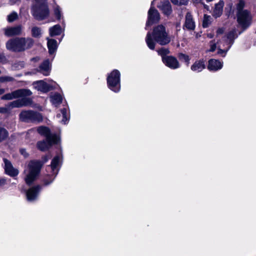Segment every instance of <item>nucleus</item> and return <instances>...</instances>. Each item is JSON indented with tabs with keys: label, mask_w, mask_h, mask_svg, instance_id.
<instances>
[{
	"label": "nucleus",
	"mask_w": 256,
	"mask_h": 256,
	"mask_svg": "<svg viewBox=\"0 0 256 256\" xmlns=\"http://www.w3.org/2000/svg\"><path fill=\"white\" fill-rule=\"evenodd\" d=\"M212 22V18L210 16L204 14V16L202 26L204 28H208Z\"/></svg>",
	"instance_id": "32"
},
{
	"label": "nucleus",
	"mask_w": 256,
	"mask_h": 256,
	"mask_svg": "<svg viewBox=\"0 0 256 256\" xmlns=\"http://www.w3.org/2000/svg\"><path fill=\"white\" fill-rule=\"evenodd\" d=\"M19 116L20 120L26 122H39L42 120V116L40 113L31 110H22Z\"/></svg>",
	"instance_id": "9"
},
{
	"label": "nucleus",
	"mask_w": 256,
	"mask_h": 256,
	"mask_svg": "<svg viewBox=\"0 0 256 256\" xmlns=\"http://www.w3.org/2000/svg\"><path fill=\"white\" fill-rule=\"evenodd\" d=\"M38 133L45 137V139L48 140V128L44 126H40L37 128Z\"/></svg>",
	"instance_id": "30"
},
{
	"label": "nucleus",
	"mask_w": 256,
	"mask_h": 256,
	"mask_svg": "<svg viewBox=\"0 0 256 256\" xmlns=\"http://www.w3.org/2000/svg\"><path fill=\"white\" fill-rule=\"evenodd\" d=\"M206 68L205 62L203 60H196L191 66L190 69L193 72H200Z\"/></svg>",
	"instance_id": "22"
},
{
	"label": "nucleus",
	"mask_w": 256,
	"mask_h": 256,
	"mask_svg": "<svg viewBox=\"0 0 256 256\" xmlns=\"http://www.w3.org/2000/svg\"><path fill=\"white\" fill-rule=\"evenodd\" d=\"M42 34V31L40 28L34 26L32 28V35L34 38H39Z\"/></svg>",
	"instance_id": "31"
},
{
	"label": "nucleus",
	"mask_w": 256,
	"mask_h": 256,
	"mask_svg": "<svg viewBox=\"0 0 256 256\" xmlns=\"http://www.w3.org/2000/svg\"><path fill=\"white\" fill-rule=\"evenodd\" d=\"M210 48L208 50L209 52H213L216 48V44L214 40H211L210 42Z\"/></svg>",
	"instance_id": "40"
},
{
	"label": "nucleus",
	"mask_w": 256,
	"mask_h": 256,
	"mask_svg": "<svg viewBox=\"0 0 256 256\" xmlns=\"http://www.w3.org/2000/svg\"><path fill=\"white\" fill-rule=\"evenodd\" d=\"M207 2H211V1H212L213 0H206Z\"/></svg>",
	"instance_id": "52"
},
{
	"label": "nucleus",
	"mask_w": 256,
	"mask_h": 256,
	"mask_svg": "<svg viewBox=\"0 0 256 256\" xmlns=\"http://www.w3.org/2000/svg\"><path fill=\"white\" fill-rule=\"evenodd\" d=\"M34 87L38 91L43 92H48V84L44 80H38L34 82L32 84Z\"/></svg>",
	"instance_id": "20"
},
{
	"label": "nucleus",
	"mask_w": 256,
	"mask_h": 256,
	"mask_svg": "<svg viewBox=\"0 0 256 256\" xmlns=\"http://www.w3.org/2000/svg\"><path fill=\"white\" fill-rule=\"evenodd\" d=\"M54 14L58 20H60L62 16V10L60 6L56 4L52 6Z\"/></svg>",
	"instance_id": "29"
},
{
	"label": "nucleus",
	"mask_w": 256,
	"mask_h": 256,
	"mask_svg": "<svg viewBox=\"0 0 256 256\" xmlns=\"http://www.w3.org/2000/svg\"><path fill=\"white\" fill-rule=\"evenodd\" d=\"M34 40L32 38H16L8 40L6 43V48L14 52H21L33 46Z\"/></svg>",
	"instance_id": "4"
},
{
	"label": "nucleus",
	"mask_w": 256,
	"mask_h": 256,
	"mask_svg": "<svg viewBox=\"0 0 256 256\" xmlns=\"http://www.w3.org/2000/svg\"><path fill=\"white\" fill-rule=\"evenodd\" d=\"M154 2H152L151 7L148 12V18L146 23V28L154 23L158 22L160 18L158 11L153 6Z\"/></svg>",
	"instance_id": "11"
},
{
	"label": "nucleus",
	"mask_w": 256,
	"mask_h": 256,
	"mask_svg": "<svg viewBox=\"0 0 256 256\" xmlns=\"http://www.w3.org/2000/svg\"><path fill=\"white\" fill-rule=\"evenodd\" d=\"M224 2L222 0H220L218 4H215L214 9L213 12V16L216 18L220 17L222 12Z\"/></svg>",
	"instance_id": "24"
},
{
	"label": "nucleus",
	"mask_w": 256,
	"mask_h": 256,
	"mask_svg": "<svg viewBox=\"0 0 256 256\" xmlns=\"http://www.w3.org/2000/svg\"><path fill=\"white\" fill-rule=\"evenodd\" d=\"M162 62L166 66L172 69L178 68L180 66L176 58L172 56L164 57Z\"/></svg>",
	"instance_id": "18"
},
{
	"label": "nucleus",
	"mask_w": 256,
	"mask_h": 256,
	"mask_svg": "<svg viewBox=\"0 0 256 256\" xmlns=\"http://www.w3.org/2000/svg\"><path fill=\"white\" fill-rule=\"evenodd\" d=\"M37 148L42 151L45 152L48 150V140L44 139L42 140H40L36 143Z\"/></svg>",
	"instance_id": "26"
},
{
	"label": "nucleus",
	"mask_w": 256,
	"mask_h": 256,
	"mask_svg": "<svg viewBox=\"0 0 256 256\" xmlns=\"http://www.w3.org/2000/svg\"><path fill=\"white\" fill-rule=\"evenodd\" d=\"M8 136V131L4 128L0 126V142L4 140Z\"/></svg>",
	"instance_id": "33"
},
{
	"label": "nucleus",
	"mask_w": 256,
	"mask_h": 256,
	"mask_svg": "<svg viewBox=\"0 0 256 256\" xmlns=\"http://www.w3.org/2000/svg\"><path fill=\"white\" fill-rule=\"evenodd\" d=\"M224 29L223 28H220L216 30V37L224 32Z\"/></svg>",
	"instance_id": "42"
},
{
	"label": "nucleus",
	"mask_w": 256,
	"mask_h": 256,
	"mask_svg": "<svg viewBox=\"0 0 256 256\" xmlns=\"http://www.w3.org/2000/svg\"><path fill=\"white\" fill-rule=\"evenodd\" d=\"M56 118L59 122L66 124L70 118V111L68 104H63V107L60 108L57 112Z\"/></svg>",
	"instance_id": "10"
},
{
	"label": "nucleus",
	"mask_w": 256,
	"mask_h": 256,
	"mask_svg": "<svg viewBox=\"0 0 256 256\" xmlns=\"http://www.w3.org/2000/svg\"><path fill=\"white\" fill-rule=\"evenodd\" d=\"M194 2L199 3L201 2L202 0H192Z\"/></svg>",
	"instance_id": "49"
},
{
	"label": "nucleus",
	"mask_w": 256,
	"mask_h": 256,
	"mask_svg": "<svg viewBox=\"0 0 256 256\" xmlns=\"http://www.w3.org/2000/svg\"><path fill=\"white\" fill-rule=\"evenodd\" d=\"M6 58L4 54L2 52H0V62L5 64L6 62Z\"/></svg>",
	"instance_id": "41"
},
{
	"label": "nucleus",
	"mask_w": 256,
	"mask_h": 256,
	"mask_svg": "<svg viewBox=\"0 0 256 256\" xmlns=\"http://www.w3.org/2000/svg\"><path fill=\"white\" fill-rule=\"evenodd\" d=\"M226 41L227 40H226L225 38H224L222 40L220 41L219 42H218V54L219 55L222 57H224L226 56L228 52H226L224 53H224H219V50L220 48L224 50H226Z\"/></svg>",
	"instance_id": "25"
},
{
	"label": "nucleus",
	"mask_w": 256,
	"mask_h": 256,
	"mask_svg": "<svg viewBox=\"0 0 256 256\" xmlns=\"http://www.w3.org/2000/svg\"><path fill=\"white\" fill-rule=\"evenodd\" d=\"M32 130H33L32 129L30 130V131H32Z\"/></svg>",
	"instance_id": "54"
},
{
	"label": "nucleus",
	"mask_w": 256,
	"mask_h": 256,
	"mask_svg": "<svg viewBox=\"0 0 256 256\" xmlns=\"http://www.w3.org/2000/svg\"><path fill=\"white\" fill-rule=\"evenodd\" d=\"M14 78L9 76H4L0 77V82H12Z\"/></svg>",
	"instance_id": "38"
},
{
	"label": "nucleus",
	"mask_w": 256,
	"mask_h": 256,
	"mask_svg": "<svg viewBox=\"0 0 256 256\" xmlns=\"http://www.w3.org/2000/svg\"><path fill=\"white\" fill-rule=\"evenodd\" d=\"M5 92L4 88H0V95L3 94Z\"/></svg>",
	"instance_id": "48"
},
{
	"label": "nucleus",
	"mask_w": 256,
	"mask_h": 256,
	"mask_svg": "<svg viewBox=\"0 0 256 256\" xmlns=\"http://www.w3.org/2000/svg\"><path fill=\"white\" fill-rule=\"evenodd\" d=\"M28 73L30 74H34V72H30Z\"/></svg>",
	"instance_id": "53"
},
{
	"label": "nucleus",
	"mask_w": 256,
	"mask_h": 256,
	"mask_svg": "<svg viewBox=\"0 0 256 256\" xmlns=\"http://www.w3.org/2000/svg\"><path fill=\"white\" fill-rule=\"evenodd\" d=\"M158 8L166 16H170L172 12L171 4L167 0L160 2L158 4Z\"/></svg>",
	"instance_id": "17"
},
{
	"label": "nucleus",
	"mask_w": 256,
	"mask_h": 256,
	"mask_svg": "<svg viewBox=\"0 0 256 256\" xmlns=\"http://www.w3.org/2000/svg\"><path fill=\"white\" fill-rule=\"evenodd\" d=\"M48 68H49V70L50 69V66H49Z\"/></svg>",
	"instance_id": "55"
},
{
	"label": "nucleus",
	"mask_w": 256,
	"mask_h": 256,
	"mask_svg": "<svg viewBox=\"0 0 256 256\" xmlns=\"http://www.w3.org/2000/svg\"><path fill=\"white\" fill-rule=\"evenodd\" d=\"M42 187L36 185L28 189L26 192V199L28 202H34L37 200L38 196L41 191Z\"/></svg>",
	"instance_id": "12"
},
{
	"label": "nucleus",
	"mask_w": 256,
	"mask_h": 256,
	"mask_svg": "<svg viewBox=\"0 0 256 256\" xmlns=\"http://www.w3.org/2000/svg\"><path fill=\"white\" fill-rule=\"evenodd\" d=\"M223 66V62L215 59H210L208 61V68L210 71H217Z\"/></svg>",
	"instance_id": "19"
},
{
	"label": "nucleus",
	"mask_w": 256,
	"mask_h": 256,
	"mask_svg": "<svg viewBox=\"0 0 256 256\" xmlns=\"http://www.w3.org/2000/svg\"><path fill=\"white\" fill-rule=\"evenodd\" d=\"M20 0H10V2L11 4H15L17 2L19 1Z\"/></svg>",
	"instance_id": "47"
},
{
	"label": "nucleus",
	"mask_w": 256,
	"mask_h": 256,
	"mask_svg": "<svg viewBox=\"0 0 256 256\" xmlns=\"http://www.w3.org/2000/svg\"><path fill=\"white\" fill-rule=\"evenodd\" d=\"M2 73L1 70H0V74Z\"/></svg>",
	"instance_id": "56"
},
{
	"label": "nucleus",
	"mask_w": 256,
	"mask_h": 256,
	"mask_svg": "<svg viewBox=\"0 0 256 256\" xmlns=\"http://www.w3.org/2000/svg\"><path fill=\"white\" fill-rule=\"evenodd\" d=\"M32 94L28 89L20 88L4 94L1 98L2 100L18 99L9 102L4 107H0V113L9 114L12 108L32 106V100L31 98L28 96H31Z\"/></svg>",
	"instance_id": "1"
},
{
	"label": "nucleus",
	"mask_w": 256,
	"mask_h": 256,
	"mask_svg": "<svg viewBox=\"0 0 256 256\" xmlns=\"http://www.w3.org/2000/svg\"><path fill=\"white\" fill-rule=\"evenodd\" d=\"M46 40H47V46H48V38H46Z\"/></svg>",
	"instance_id": "51"
},
{
	"label": "nucleus",
	"mask_w": 256,
	"mask_h": 256,
	"mask_svg": "<svg viewBox=\"0 0 256 256\" xmlns=\"http://www.w3.org/2000/svg\"><path fill=\"white\" fill-rule=\"evenodd\" d=\"M49 91L54 90H57L59 88L58 85L54 81L52 80H49Z\"/></svg>",
	"instance_id": "37"
},
{
	"label": "nucleus",
	"mask_w": 256,
	"mask_h": 256,
	"mask_svg": "<svg viewBox=\"0 0 256 256\" xmlns=\"http://www.w3.org/2000/svg\"><path fill=\"white\" fill-rule=\"evenodd\" d=\"M120 72L114 70L108 76L107 83L108 88L115 92H118L120 89Z\"/></svg>",
	"instance_id": "8"
},
{
	"label": "nucleus",
	"mask_w": 256,
	"mask_h": 256,
	"mask_svg": "<svg viewBox=\"0 0 256 256\" xmlns=\"http://www.w3.org/2000/svg\"><path fill=\"white\" fill-rule=\"evenodd\" d=\"M244 6V2L242 0H240L237 4V20L238 24L246 29L250 24L252 16L248 10H243Z\"/></svg>",
	"instance_id": "6"
},
{
	"label": "nucleus",
	"mask_w": 256,
	"mask_h": 256,
	"mask_svg": "<svg viewBox=\"0 0 256 256\" xmlns=\"http://www.w3.org/2000/svg\"><path fill=\"white\" fill-rule=\"evenodd\" d=\"M50 102L55 107H58L62 104H67L66 102H63L62 95L58 92H52L50 94Z\"/></svg>",
	"instance_id": "16"
},
{
	"label": "nucleus",
	"mask_w": 256,
	"mask_h": 256,
	"mask_svg": "<svg viewBox=\"0 0 256 256\" xmlns=\"http://www.w3.org/2000/svg\"><path fill=\"white\" fill-rule=\"evenodd\" d=\"M62 28L59 24H56L49 30L50 36L60 35L62 32Z\"/></svg>",
	"instance_id": "27"
},
{
	"label": "nucleus",
	"mask_w": 256,
	"mask_h": 256,
	"mask_svg": "<svg viewBox=\"0 0 256 256\" xmlns=\"http://www.w3.org/2000/svg\"><path fill=\"white\" fill-rule=\"evenodd\" d=\"M178 58L180 60H184L188 64L189 63L190 61V58L189 56L186 54H179Z\"/></svg>",
	"instance_id": "39"
},
{
	"label": "nucleus",
	"mask_w": 256,
	"mask_h": 256,
	"mask_svg": "<svg viewBox=\"0 0 256 256\" xmlns=\"http://www.w3.org/2000/svg\"><path fill=\"white\" fill-rule=\"evenodd\" d=\"M6 184V180L5 178H0V186L5 185Z\"/></svg>",
	"instance_id": "44"
},
{
	"label": "nucleus",
	"mask_w": 256,
	"mask_h": 256,
	"mask_svg": "<svg viewBox=\"0 0 256 256\" xmlns=\"http://www.w3.org/2000/svg\"><path fill=\"white\" fill-rule=\"evenodd\" d=\"M49 148L54 146L58 149L60 153L56 156L52 160L50 167L52 172V178L49 176V184L52 182L56 175L58 174L62 162V156L61 146V130L60 128L52 126L49 128L48 137Z\"/></svg>",
	"instance_id": "2"
},
{
	"label": "nucleus",
	"mask_w": 256,
	"mask_h": 256,
	"mask_svg": "<svg viewBox=\"0 0 256 256\" xmlns=\"http://www.w3.org/2000/svg\"><path fill=\"white\" fill-rule=\"evenodd\" d=\"M238 37V35L236 33V30L234 29L230 30L228 34H226V38L227 40L226 42V50H222L220 48L219 53H224L226 52H228L230 50L234 42V40Z\"/></svg>",
	"instance_id": "14"
},
{
	"label": "nucleus",
	"mask_w": 256,
	"mask_h": 256,
	"mask_svg": "<svg viewBox=\"0 0 256 256\" xmlns=\"http://www.w3.org/2000/svg\"><path fill=\"white\" fill-rule=\"evenodd\" d=\"M228 6L230 7V10H232V4H228Z\"/></svg>",
	"instance_id": "50"
},
{
	"label": "nucleus",
	"mask_w": 256,
	"mask_h": 256,
	"mask_svg": "<svg viewBox=\"0 0 256 256\" xmlns=\"http://www.w3.org/2000/svg\"><path fill=\"white\" fill-rule=\"evenodd\" d=\"M171 40V38L166 31V27L160 24L155 26L152 32H148L146 37V42L148 48L154 50L156 43L166 45Z\"/></svg>",
	"instance_id": "3"
},
{
	"label": "nucleus",
	"mask_w": 256,
	"mask_h": 256,
	"mask_svg": "<svg viewBox=\"0 0 256 256\" xmlns=\"http://www.w3.org/2000/svg\"><path fill=\"white\" fill-rule=\"evenodd\" d=\"M20 152L22 154L24 155V157H27L28 156V154L26 152V150L24 148H21L20 150Z\"/></svg>",
	"instance_id": "43"
},
{
	"label": "nucleus",
	"mask_w": 256,
	"mask_h": 256,
	"mask_svg": "<svg viewBox=\"0 0 256 256\" xmlns=\"http://www.w3.org/2000/svg\"><path fill=\"white\" fill-rule=\"evenodd\" d=\"M172 2L176 5L182 6L186 5L188 4V0H170Z\"/></svg>",
	"instance_id": "36"
},
{
	"label": "nucleus",
	"mask_w": 256,
	"mask_h": 256,
	"mask_svg": "<svg viewBox=\"0 0 256 256\" xmlns=\"http://www.w3.org/2000/svg\"><path fill=\"white\" fill-rule=\"evenodd\" d=\"M42 74L44 76L48 75V60H46L44 62L39 66V69L36 70Z\"/></svg>",
	"instance_id": "28"
},
{
	"label": "nucleus",
	"mask_w": 256,
	"mask_h": 256,
	"mask_svg": "<svg viewBox=\"0 0 256 256\" xmlns=\"http://www.w3.org/2000/svg\"><path fill=\"white\" fill-rule=\"evenodd\" d=\"M32 6V14L37 20H44L48 14L46 0H34Z\"/></svg>",
	"instance_id": "7"
},
{
	"label": "nucleus",
	"mask_w": 256,
	"mask_h": 256,
	"mask_svg": "<svg viewBox=\"0 0 256 256\" xmlns=\"http://www.w3.org/2000/svg\"><path fill=\"white\" fill-rule=\"evenodd\" d=\"M3 161L6 174L12 177L17 176L19 173L18 170L14 168L12 162L6 158H4Z\"/></svg>",
	"instance_id": "13"
},
{
	"label": "nucleus",
	"mask_w": 256,
	"mask_h": 256,
	"mask_svg": "<svg viewBox=\"0 0 256 256\" xmlns=\"http://www.w3.org/2000/svg\"><path fill=\"white\" fill-rule=\"evenodd\" d=\"M49 60L52 57V60L54 58V54L58 48L57 41L54 39H49Z\"/></svg>",
	"instance_id": "23"
},
{
	"label": "nucleus",
	"mask_w": 256,
	"mask_h": 256,
	"mask_svg": "<svg viewBox=\"0 0 256 256\" xmlns=\"http://www.w3.org/2000/svg\"><path fill=\"white\" fill-rule=\"evenodd\" d=\"M184 28L188 30H194L195 28V23L190 12H187L186 16Z\"/></svg>",
	"instance_id": "21"
},
{
	"label": "nucleus",
	"mask_w": 256,
	"mask_h": 256,
	"mask_svg": "<svg viewBox=\"0 0 256 256\" xmlns=\"http://www.w3.org/2000/svg\"><path fill=\"white\" fill-rule=\"evenodd\" d=\"M18 18V14L15 12H13L11 14H10L8 16V20L10 22H13L15 20H16Z\"/></svg>",
	"instance_id": "35"
},
{
	"label": "nucleus",
	"mask_w": 256,
	"mask_h": 256,
	"mask_svg": "<svg viewBox=\"0 0 256 256\" xmlns=\"http://www.w3.org/2000/svg\"><path fill=\"white\" fill-rule=\"evenodd\" d=\"M158 52L159 55L162 56V60L163 61V58L168 56L166 55L169 54L170 51L168 48H162L158 50Z\"/></svg>",
	"instance_id": "34"
},
{
	"label": "nucleus",
	"mask_w": 256,
	"mask_h": 256,
	"mask_svg": "<svg viewBox=\"0 0 256 256\" xmlns=\"http://www.w3.org/2000/svg\"><path fill=\"white\" fill-rule=\"evenodd\" d=\"M42 163L40 160H31L28 164V174L24 177V180L28 185L32 184L36 180L40 172Z\"/></svg>",
	"instance_id": "5"
},
{
	"label": "nucleus",
	"mask_w": 256,
	"mask_h": 256,
	"mask_svg": "<svg viewBox=\"0 0 256 256\" xmlns=\"http://www.w3.org/2000/svg\"><path fill=\"white\" fill-rule=\"evenodd\" d=\"M207 36H208V38H214V34H212V33H208L207 34Z\"/></svg>",
	"instance_id": "46"
},
{
	"label": "nucleus",
	"mask_w": 256,
	"mask_h": 256,
	"mask_svg": "<svg viewBox=\"0 0 256 256\" xmlns=\"http://www.w3.org/2000/svg\"><path fill=\"white\" fill-rule=\"evenodd\" d=\"M18 66H20V68H22L24 67V64L23 62H19L18 64Z\"/></svg>",
	"instance_id": "45"
},
{
	"label": "nucleus",
	"mask_w": 256,
	"mask_h": 256,
	"mask_svg": "<svg viewBox=\"0 0 256 256\" xmlns=\"http://www.w3.org/2000/svg\"><path fill=\"white\" fill-rule=\"evenodd\" d=\"M22 27L20 25L7 27L4 28V34L8 37L20 35L22 33Z\"/></svg>",
	"instance_id": "15"
}]
</instances>
